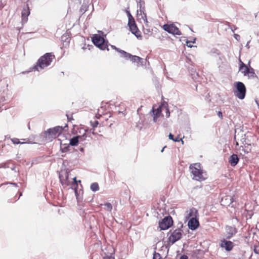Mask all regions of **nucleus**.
Returning a JSON list of instances; mask_svg holds the SVG:
<instances>
[{
    "label": "nucleus",
    "instance_id": "nucleus-1",
    "mask_svg": "<svg viewBox=\"0 0 259 259\" xmlns=\"http://www.w3.org/2000/svg\"><path fill=\"white\" fill-rule=\"evenodd\" d=\"M54 59L55 56L52 53H46L38 60L36 65L34 67V69L38 71H40L45 67L49 66Z\"/></svg>",
    "mask_w": 259,
    "mask_h": 259
},
{
    "label": "nucleus",
    "instance_id": "nucleus-2",
    "mask_svg": "<svg viewBox=\"0 0 259 259\" xmlns=\"http://www.w3.org/2000/svg\"><path fill=\"white\" fill-rule=\"evenodd\" d=\"M62 126H57L52 128H49L40 134V136L47 142L52 141L55 139L63 131Z\"/></svg>",
    "mask_w": 259,
    "mask_h": 259
},
{
    "label": "nucleus",
    "instance_id": "nucleus-3",
    "mask_svg": "<svg viewBox=\"0 0 259 259\" xmlns=\"http://www.w3.org/2000/svg\"><path fill=\"white\" fill-rule=\"evenodd\" d=\"M189 168L191 174L193 176V179L199 181H202L205 179V177L203 176L202 170L201 169L199 163H195L193 165H190Z\"/></svg>",
    "mask_w": 259,
    "mask_h": 259
},
{
    "label": "nucleus",
    "instance_id": "nucleus-4",
    "mask_svg": "<svg viewBox=\"0 0 259 259\" xmlns=\"http://www.w3.org/2000/svg\"><path fill=\"white\" fill-rule=\"evenodd\" d=\"M93 44L102 50L107 49L108 51V41L99 34H94L92 38Z\"/></svg>",
    "mask_w": 259,
    "mask_h": 259
},
{
    "label": "nucleus",
    "instance_id": "nucleus-5",
    "mask_svg": "<svg viewBox=\"0 0 259 259\" xmlns=\"http://www.w3.org/2000/svg\"><path fill=\"white\" fill-rule=\"evenodd\" d=\"M246 87L243 83L240 81L236 82L235 90H234L235 96L240 100L244 99L246 95Z\"/></svg>",
    "mask_w": 259,
    "mask_h": 259
},
{
    "label": "nucleus",
    "instance_id": "nucleus-6",
    "mask_svg": "<svg viewBox=\"0 0 259 259\" xmlns=\"http://www.w3.org/2000/svg\"><path fill=\"white\" fill-rule=\"evenodd\" d=\"M172 219L170 216L164 217L159 223V227L160 230H165L168 229L172 225Z\"/></svg>",
    "mask_w": 259,
    "mask_h": 259
},
{
    "label": "nucleus",
    "instance_id": "nucleus-7",
    "mask_svg": "<svg viewBox=\"0 0 259 259\" xmlns=\"http://www.w3.org/2000/svg\"><path fill=\"white\" fill-rule=\"evenodd\" d=\"M70 171L67 170H62L59 174L60 181L64 187L68 186L70 182L68 180Z\"/></svg>",
    "mask_w": 259,
    "mask_h": 259
},
{
    "label": "nucleus",
    "instance_id": "nucleus-8",
    "mask_svg": "<svg viewBox=\"0 0 259 259\" xmlns=\"http://www.w3.org/2000/svg\"><path fill=\"white\" fill-rule=\"evenodd\" d=\"M182 237V230L181 229H177L174 230L169 236L168 239L171 244L181 239Z\"/></svg>",
    "mask_w": 259,
    "mask_h": 259
},
{
    "label": "nucleus",
    "instance_id": "nucleus-9",
    "mask_svg": "<svg viewBox=\"0 0 259 259\" xmlns=\"http://www.w3.org/2000/svg\"><path fill=\"white\" fill-rule=\"evenodd\" d=\"M163 28L165 31L169 33L178 35H180L181 34V32L179 28L174 24L169 25L164 24L163 26Z\"/></svg>",
    "mask_w": 259,
    "mask_h": 259
},
{
    "label": "nucleus",
    "instance_id": "nucleus-10",
    "mask_svg": "<svg viewBox=\"0 0 259 259\" xmlns=\"http://www.w3.org/2000/svg\"><path fill=\"white\" fill-rule=\"evenodd\" d=\"M128 26L130 28V30L131 32L134 34L138 38L142 39V36L141 35V32L139 31L137 26L136 24L135 21H132L130 22H128Z\"/></svg>",
    "mask_w": 259,
    "mask_h": 259
},
{
    "label": "nucleus",
    "instance_id": "nucleus-11",
    "mask_svg": "<svg viewBox=\"0 0 259 259\" xmlns=\"http://www.w3.org/2000/svg\"><path fill=\"white\" fill-rule=\"evenodd\" d=\"M235 244L231 241L223 239L221 241L220 246L224 248L227 251H230L232 250Z\"/></svg>",
    "mask_w": 259,
    "mask_h": 259
},
{
    "label": "nucleus",
    "instance_id": "nucleus-12",
    "mask_svg": "<svg viewBox=\"0 0 259 259\" xmlns=\"http://www.w3.org/2000/svg\"><path fill=\"white\" fill-rule=\"evenodd\" d=\"M199 225L198 219L197 218H194V217L191 218L188 223V227L191 230H196L199 226Z\"/></svg>",
    "mask_w": 259,
    "mask_h": 259
},
{
    "label": "nucleus",
    "instance_id": "nucleus-13",
    "mask_svg": "<svg viewBox=\"0 0 259 259\" xmlns=\"http://www.w3.org/2000/svg\"><path fill=\"white\" fill-rule=\"evenodd\" d=\"M30 14V10L28 5L23 9L21 13L22 22L25 23L27 21L28 16Z\"/></svg>",
    "mask_w": 259,
    "mask_h": 259
},
{
    "label": "nucleus",
    "instance_id": "nucleus-14",
    "mask_svg": "<svg viewBox=\"0 0 259 259\" xmlns=\"http://www.w3.org/2000/svg\"><path fill=\"white\" fill-rule=\"evenodd\" d=\"M227 236V239H230L237 233V229L235 227L232 226H227L226 228Z\"/></svg>",
    "mask_w": 259,
    "mask_h": 259
},
{
    "label": "nucleus",
    "instance_id": "nucleus-15",
    "mask_svg": "<svg viewBox=\"0 0 259 259\" xmlns=\"http://www.w3.org/2000/svg\"><path fill=\"white\" fill-rule=\"evenodd\" d=\"M198 214V211L194 208L190 209L189 211H187L185 218L187 219H190L191 218H197Z\"/></svg>",
    "mask_w": 259,
    "mask_h": 259
},
{
    "label": "nucleus",
    "instance_id": "nucleus-16",
    "mask_svg": "<svg viewBox=\"0 0 259 259\" xmlns=\"http://www.w3.org/2000/svg\"><path fill=\"white\" fill-rule=\"evenodd\" d=\"M137 17L138 20L140 21L141 23H144L147 24L148 23V21L147 19L146 14L144 11L143 12H140V11H137Z\"/></svg>",
    "mask_w": 259,
    "mask_h": 259
},
{
    "label": "nucleus",
    "instance_id": "nucleus-17",
    "mask_svg": "<svg viewBox=\"0 0 259 259\" xmlns=\"http://www.w3.org/2000/svg\"><path fill=\"white\" fill-rule=\"evenodd\" d=\"M239 160L238 156L233 154L230 157L229 161L232 166H234L238 163Z\"/></svg>",
    "mask_w": 259,
    "mask_h": 259
},
{
    "label": "nucleus",
    "instance_id": "nucleus-18",
    "mask_svg": "<svg viewBox=\"0 0 259 259\" xmlns=\"http://www.w3.org/2000/svg\"><path fill=\"white\" fill-rule=\"evenodd\" d=\"M149 114L151 116H153V121L157 122L158 121V118L160 117L161 114L160 112H157L155 111L154 107H153L152 109L150 110Z\"/></svg>",
    "mask_w": 259,
    "mask_h": 259
},
{
    "label": "nucleus",
    "instance_id": "nucleus-19",
    "mask_svg": "<svg viewBox=\"0 0 259 259\" xmlns=\"http://www.w3.org/2000/svg\"><path fill=\"white\" fill-rule=\"evenodd\" d=\"M130 60L133 63H137L138 66H139L140 65H143V59L140 57L132 55Z\"/></svg>",
    "mask_w": 259,
    "mask_h": 259
},
{
    "label": "nucleus",
    "instance_id": "nucleus-20",
    "mask_svg": "<svg viewBox=\"0 0 259 259\" xmlns=\"http://www.w3.org/2000/svg\"><path fill=\"white\" fill-rule=\"evenodd\" d=\"M138 6L139 7V9L137 11H140V12H143L145 11V3L142 0H136Z\"/></svg>",
    "mask_w": 259,
    "mask_h": 259
},
{
    "label": "nucleus",
    "instance_id": "nucleus-21",
    "mask_svg": "<svg viewBox=\"0 0 259 259\" xmlns=\"http://www.w3.org/2000/svg\"><path fill=\"white\" fill-rule=\"evenodd\" d=\"M79 140L78 136L73 137L70 140L69 145L72 146H75L79 143Z\"/></svg>",
    "mask_w": 259,
    "mask_h": 259
},
{
    "label": "nucleus",
    "instance_id": "nucleus-22",
    "mask_svg": "<svg viewBox=\"0 0 259 259\" xmlns=\"http://www.w3.org/2000/svg\"><path fill=\"white\" fill-rule=\"evenodd\" d=\"M10 140H11V141L13 142V143L14 144H34L35 143L34 142H28V141H27V142H20L19 141V140L17 138H12V139H10Z\"/></svg>",
    "mask_w": 259,
    "mask_h": 259
},
{
    "label": "nucleus",
    "instance_id": "nucleus-23",
    "mask_svg": "<svg viewBox=\"0 0 259 259\" xmlns=\"http://www.w3.org/2000/svg\"><path fill=\"white\" fill-rule=\"evenodd\" d=\"M119 53L121 54V57L125 58L126 60L130 59L132 55L131 54L126 52L123 50H120Z\"/></svg>",
    "mask_w": 259,
    "mask_h": 259
},
{
    "label": "nucleus",
    "instance_id": "nucleus-24",
    "mask_svg": "<svg viewBox=\"0 0 259 259\" xmlns=\"http://www.w3.org/2000/svg\"><path fill=\"white\" fill-rule=\"evenodd\" d=\"M69 144H62V143H61V145H60V150L62 152V153H66L67 152L69 149Z\"/></svg>",
    "mask_w": 259,
    "mask_h": 259
},
{
    "label": "nucleus",
    "instance_id": "nucleus-25",
    "mask_svg": "<svg viewBox=\"0 0 259 259\" xmlns=\"http://www.w3.org/2000/svg\"><path fill=\"white\" fill-rule=\"evenodd\" d=\"M247 75L249 78H254L256 76L254 69L251 67L249 68V71H248Z\"/></svg>",
    "mask_w": 259,
    "mask_h": 259
},
{
    "label": "nucleus",
    "instance_id": "nucleus-26",
    "mask_svg": "<svg viewBox=\"0 0 259 259\" xmlns=\"http://www.w3.org/2000/svg\"><path fill=\"white\" fill-rule=\"evenodd\" d=\"M90 188L92 191L95 192L99 189V185L97 183H93L91 184Z\"/></svg>",
    "mask_w": 259,
    "mask_h": 259
},
{
    "label": "nucleus",
    "instance_id": "nucleus-27",
    "mask_svg": "<svg viewBox=\"0 0 259 259\" xmlns=\"http://www.w3.org/2000/svg\"><path fill=\"white\" fill-rule=\"evenodd\" d=\"M105 208L104 209L108 211H111L112 209V204L109 202H107L104 204Z\"/></svg>",
    "mask_w": 259,
    "mask_h": 259
},
{
    "label": "nucleus",
    "instance_id": "nucleus-28",
    "mask_svg": "<svg viewBox=\"0 0 259 259\" xmlns=\"http://www.w3.org/2000/svg\"><path fill=\"white\" fill-rule=\"evenodd\" d=\"M85 132H86V131H85ZM77 136L78 137V139L79 140V143L83 142L87 137L85 133H84L82 135Z\"/></svg>",
    "mask_w": 259,
    "mask_h": 259
},
{
    "label": "nucleus",
    "instance_id": "nucleus-29",
    "mask_svg": "<svg viewBox=\"0 0 259 259\" xmlns=\"http://www.w3.org/2000/svg\"><path fill=\"white\" fill-rule=\"evenodd\" d=\"M126 14H127V17H128V22H130L132 21L135 20L134 18H133L132 15H131L130 11L126 10Z\"/></svg>",
    "mask_w": 259,
    "mask_h": 259
},
{
    "label": "nucleus",
    "instance_id": "nucleus-30",
    "mask_svg": "<svg viewBox=\"0 0 259 259\" xmlns=\"http://www.w3.org/2000/svg\"><path fill=\"white\" fill-rule=\"evenodd\" d=\"M240 71L243 74L244 76H246L248 71H249V67H248L247 66L245 67V68H243L242 70Z\"/></svg>",
    "mask_w": 259,
    "mask_h": 259
},
{
    "label": "nucleus",
    "instance_id": "nucleus-31",
    "mask_svg": "<svg viewBox=\"0 0 259 259\" xmlns=\"http://www.w3.org/2000/svg\"><path fill=\"white\" fill-rule=\"evenodd\" d=\"M253 251L255 254H259V245H254Z\"/></svg>",
    "mask_w": 259,
    "mask_h": 259
},
{
    "label": "nucleus",
    "instance_id": "nucleus-32",
    "mask_svg": "<svg viewBox=\"0 0 259 259\" xmlns=\"http://www.w3.org/2000/svg\"><path fill=\"white\" fill-rule=\"evenodd\" d=\"M153 259H161V256L159 253L154 252L153 254Z\"/></svg>",
    "mask_w": 259,
    "mask_h": 259
},
{
    "label": "nucleus",
    "instance_id": "nucleus-33",
    "mask_svg": "<svg viewBox=\"0 0 259 259\" xmlns=\"http://www.w3.org/2000/svg\"><path fill=\"white\" fill-rule=\"evenodd\" d=\"M240 66H239V70H242L243 69V68H245V67H247V66L244 63H243L241 61V60H240Z\"/></svg>",
    "mask_w": 259,
    "mask_h": 259
},
{
    "label": "nucleus",
    "instance_id": "nucleus-34",
    "mask_svg": "<svg viewBox=\"0 0 259 259\" xmlns=\"http://www.w3.org/2000/svg\"><path fill=\"white\" fill-rule=\"evenodd\" d=\"M195 40H196V39L195 38V39H194V40H193V41H189V40H187V41H186V45H187V47H189V48H192V47H193V46H192V45H191L190 44V43H191V42L195 43Z\"/></svg>",
    "mask_w": 259,
    "mask_h": 259
},
{
    "label": "nucleus",
    "instance_id": "nucleus-35",
    "mask_svg": "<svg viewBox=\"0 0 259 259\" xmlns=\"http://www.w3.org/2000/svg\"><path fill=\"white\" fill-rule=\"evenodd\" d=\"M91 123L93 127H96L98 126L99 122L97 120H95L93 122L91 121Z\"/></svg>",
    "mask_w": 259,
    "mask_h": 259
},
{
    "label": "nucleus",
    "instance_id": "nucleus-36",
    "mask_svg": "<svg viewBox=\"0 0 259 259\" xmlns=\"http://www.w3.org/2000/svg\"><path fill=\"white\" fill-rule=\"evenodd\" d=\"M6 184H11V185H14V186L15 187H18V185H17V183H11V182H10V183H5V184H2L1 185H0V187L1 186H2L4 185H6Z\"/></svg>",
    "mask_w": 259,
    "mask_h": 259
},
{
    "label": "nucleus",
    "instance_id": "nucleus-37",
    "mask_svg": "<svg viewBox=\"0 0 259 259\" xmlns=\"http://www.w3.org/2000/svg\"><path fill=\"white\" fill-rule=\"evenodd\" d=\"M104 259H114V257L112 255H110L105 256Z\"/></svg>",
    "mask_w": 259,
    "mask_h": 259
},
{
    "label": "nucleus",
    "instance_id": "nucleus-38",
    "mask_svg": "<svg viewBox=\"0 0 259 259\" xmlns=\"http://www.w3.org/2000/svg\"><path fill=\"white\" fill-rule=\"evenodd\" d=\"M155 111L157 112H160V113L161 114V112H162L161 107L160 106H159L156 109H155Z\"/></svg>",
    "mask_w": 259,
    "mask_h": 259
},
{
    "label": "nucleus",
    "instance_id": "nucleus-39",
    "mask_svg": "<svg viewBox=\"0 0 259 259\" xmlns=\"http://www.w3.org/2000/svg\"><path fill=\"white\" fill-rule=\"evenodd\" d=\"M111 48L114 50H115L116 51L119 53L120 50H121V49L116 48L115 46L111 45Z\"/></svg>",
    "mask_w": 259,
    "mask_h": 259
},
{
    "label": "nucleus",
    "instance_id": "nucleus-40",
    "mask_svg": "<svg viewBox=\"0 0 259 259\" xmlns=\"http://www.w3.org/2000/svg\"><path fill=\"white\" fill-rule=\"evenodd\" d=\"M218 115L221 119H223V116L221 111H220L218 112Z\"/></svg>",
    "mask_w": 259,
    "mask_h": 259
},
{
    "label": "nucleus",
    "instance_id": "nucleus-41",
    "mask_svg": "<svg viewBox=\"0 0 259 259\" xmlns=\"http://www.w3.org/2000/svg\"><path fill=\"white\" fill-rule=\"evenodd\" d=\"M234 37L237 40H238L240 39V35L239 34H234Z\"/></svg>",
    "mask_w": 259,
    "mask_h": 259
},
{
    "label": "nucleus",
    "instance_id": "nucleus-42",
    "mask_svg": "<svg viewBox=\"0 0 259 259\" xmlns=\"http://www.w3.org/2000/svg\"><path fill=\"white\" fill-rule=\"evenodd\" d=\"M166 117H169L170 116V112L167 108H166Z\"/></svg>",
    "mask_w": 259,
    "mask_h": 259
},
{
    "label": "nucleus",
    "instance_id": "nucleus-43",
    "mask_svg": "<svg viewBox=\"0 0 259 259\" xmlns=\"http://www.w3.org/2000/svg\"><path fill=\"white\" fill-rule=\"evenodd\" d=\"M144 32L145 34H148L151 32L149 29H144Z\"/></svg>",
    "mask_w": 259,
    "mask_h": 259
},
{
    "label": "nucleus",
    "instance_id": "nucleus-44",
    "mask_svg": "<svg viewBox=\"0 0 259 259\" xmlns=\"http://www.w3.org/2000/svg\"><path fill=\"white\" fill-rule=\"evenodd\" d=\"M168 138L169 139L171 140H174V136L173 135H172L171 133H170L168 135Z\"/></svg>",
    "mask_w": 259,
    "mask_h": 259
},
{
    "label": "nucleus",
    "instance_id": "nucleus-45",
    "mask_svg": "<svg viewBox=\"0 0 259 259\" xmlns=\"http://www.w3.org/2000/svg\"><path fill=\"white\" fill-rule=\"evenodd\" d=\"M180 140H182V139H181L179 137H178L176 138L175 139L174 138V140H173V141L179 142Z\"/></svg>",
    "mask_w": 259,
    "mask_h": 259
},
{
    "label": "nucleus",
    "instance_id": "nucleus-46",
    "mask_svg": "<svg viewBox=\"0 0 259 259\" xmlns=\"http://www.w3.org/2000/svg\"><path fill=\"white\" fill-rule=\"evenodd\" d=\"M188 257L187 255H182L181 257H180V259H188Z\"/></svg>",
    "mask_w": 259,
    "mask_h": 259
},
{
    "label": "nucleus",
    "instance_id": "nucleus-47",
    "mask_svg": "<svg viewBox=\"0 0 259 259\" xmlns=\"http://www.w3.org/2000/svg\"><path fill=\"white\" fill-rule=\"evenodd\" d=\"M73 182H74V183L76 184V183H77L76 178V177H74V178L73 179Z\"/></svg>",
    "mask_w": 259,
    "mask_h": 259
},
{
    "label": "nucleus",
    "instance_id": "nucleus-48",
    "mask_svg": "<svg viewBox=\"0 0 259 259\" xmlns=\"http://www.w3.org/2000/svg\"><path fill=\"white\" fill-rule=\"evenodd\" d=\"M80 151L83 152L84 151V149L83 147H81L79 149Z\"/></svg>",
    "mask_w": 259,
    "mask_h": 259
},
{
    "label": "nucleus",
    "instance_id": "nucleus-49",
    "mask_svg": "<svg viewBox=\"0 0 259 259\" xmlns=\"http://www.w3.org/2000/svg\"><path fill=\"white\" fill-rule=\"evenodd\" d=\"M6 139H11V138H10V136L9 135H7V136H5V140Z\"/></svg>",
    "mask_w": 259,
    "mask_h": 259
},
{
    "label": "nucleus",
    "instance_id": "nucleus-50",
    "mask_svg": "<svg viewBox=\"0 0 259 259\" xmlns=\"http://www.w3.org/2000/svg\"><path fill=\"white\" fill-rule=\"evenodd\" d=\"M2 8H3V5H2V3L0 2V10L1 9H2Z\"/></svg>",
    "mask_w": 259,
    "mask_h": 259
},
{
    "label": "nucleus",
    "instance_id": "nucleus-51",
    "mask_svg": "<svg viewBox=\"0 0 259 259\" xmlns=\"http://www.w3.org/2000/svg\"><path fill=\"white\" fill-rule=\"evenodd\" d=\"M165 147H166V146H164V147L161 149V152H163V151H164V148H165Z\"/></svg>",
    "mask_w": 259,
    "mask_h": 259
},
{
    "label": "nucleus",
    "instance_id": "nucleus-52",
    "mask_svg": "<svg viewBox=\"0 0 259 259\" xmlns=\"http://www.w3.org/2000/svg\"><path fill=\"white\" fill-rule=\"evenodd\" d=\"M248 43L249 42H247V44H246V47H247L248 48H249V46H248Z\"/></svg>",
    "mask_w": 259,
    "mask_h": 259
},
{
    "label": "nucleus",
    "instance_id": "nucleus-53",
    "mask_svg": "<svg viewBox=\"0 0 259 259\" xmlns=\"http://www.w3.org/2000/svg\"><path fill=\"white\" fill-rule=\"evenodd\" d=\"M75 193L76 196H77V190H76L75 191ZM76 198H77V196H76Z\"/></svg>",
    "mask_w": 259,
    "mask_h": 259
},
{
    "label": "nucleus",
    "instance_id": "nucleus-54",
    "mask_svg": "<svg viewBox=\"0 0 259 259\" xmlns=\"http://www.w3.org/2000/svg\"><path fill=\"white\" fill-rule=\"evenodd\" d=\"M67 115V118H68V119L69 120H70V119L69 118L68 116L67 115Z\"/></svg>",
    "mask_w": 259,
    "mask_h": 259
}]
</instances>
